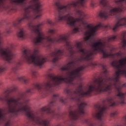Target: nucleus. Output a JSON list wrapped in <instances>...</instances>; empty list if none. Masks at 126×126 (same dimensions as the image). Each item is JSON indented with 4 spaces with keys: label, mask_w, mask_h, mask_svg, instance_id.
I'll return each instance as SVG.
<instances>
[{
    "label": "nucleus",
    "mask_w": 126,
    "mask_h": 126,
    "mask_svg": "<svg viewBox=\"0 0 126 126\" xmlns=\"http://www.w3.org/2000/svg\"><path fill=\"white\" fill-rule=\"evenodd\" d=\"M29 28L32 33H34L37 35L33 39V42L35 46L41 45L43 47H45L47 49L51 48V44H56V43H64L65 46L68 54L64 53V50L55 49L54 51L50 54V57L52 58V63H56L58 61L62 59V56L72 57L74 55L75 51L73 50L74 45L70 42L68 39V34H64L58 36L57 37L52 38L50 36H46L45 33L41 31V26L43 25V23L34 25L32 22L29 23Z\"/></svg>",
    "instance_id": "f257e3e1"
},
{
    "label": "nucleus",
    "mask_w": 126,
    "mask_h": 126,
    "mask_svg": "<svg viewBox=\"0 0 126 126\" xmlns=\"http://www.w3.org/2000/svg\"><path fill=\"white\" fill-rule=\"evenodd\" d=\"M6 0H0V11L6 10L8 7L5 4ZM12 3L15 5H18L24 8L26 12L23 17L18 19L13 23V25L16 29H19L18 33V37L21 39H26L28 36L27 32L24 29L19 28L20 25L27 20L28 21L34 20L35 19H41L42 17V9L41 8V3L39 0H32L31 5L26 7V0H12ZM0 41H2V33L0 32Z\"/></svg>",
    "instance_id": "f03ea898"
},
{
    "label": "nucleus",
    "mask_w": 126,
    "mask_h": 126,
    "mask_svg": "<svg viewBox=\"0 0 126 126\" xmlns=\"http://www.w3.org/2000/svg\"><path fill=\"white\" fill-rule=\"evenodd\" d=\"M117 7L113 8L108 0H100L99 4L103 9L99 12V16L103 19H108L110 16H116L118 13H122L126 10V0L115 1Z\"/></svg>",
    "instance_id": "7ed1b4c3"
},
{
    "label": "nucleus",
    "mask_w": 126,
    "mask_h": 126,
    "mask_svg": "<svg viewBox=\"0 0 126 126\" xmlns=\"http://www.w3.org/2000/svg\"><path fill=\"white\" fill-rule=\"evenodd\" d=\"M22 62H27L28 63H32L36 66L42 67L48 59L39 54V50L35 48L32 51L25 49L22 51Z\"/></svg>",
    "instance_id": "20e7f679"
},
{
    "label": "nucleus",
    "mask_w": 126,
    "mask_h": 126,
    "mask_svg": "<svg viewBox=\"0 0 126 126\" xmlns=\"http://www.w3.org/2000/svg\"><path fill=\"white\" fill-rule=\"evenodd\" d=\"M88 0H77L75 1L69 3V16H71L72 7L74 8L76 16H86L85 13L80 9V7H86V3Z\"/></svg>",
    "instance_id": "39448f33"
},
{
    "label": "nucleus",
    "mask_w": 126,
    "mask_h": 126,
    "mask_svg": "<svg viewBox=\"0 0 126 126\" xmlns=\"http://www.w3.org/2000/svg\"><path fill=\"white\" fill-rule=\"evenodd\" d=\"M18 80H19V81H22V82H24V83H25V84L29 82V79H28V78H26V77L24 76H22L21 77H19L18 78Z\"/></svg>",
    "instance_id": "423d86ee"
},
{
    "label": "nucleus",
    "mask_w": 126,
    "mask_h": 126,
    "mask_svg": "<svg viewBox=\"0 0 126 126\" xmlns=\"http://www.w3.org/2000/svg\"><path fill=\"white\" fill-rule=\"evenodd\" d=\"M31 74L32 77L35 78V77H37L38 75V72H37V71L35 70H32L31 72Z\"/></svg>",
    "instance_id": "0eeeda50"
},
{
    "label": "nucleus",
    "mask_w": 126,
    "mask_h": 126,
    "mask_svg": "<svg viewBox=\"0 0 126 126\" xmlns=\"http://www.w3.org/2000/svg\"><path fill=\"white\" fill-rule=\"evenodd\" d=\"M47 22L51 26H54V25H56V23L53 22V21H52V20L48 19V20H47Z\"/></svg>",
    "instance_id": "6e6552de"
},
{
    "label": "nucleus",
    "mask_w": 126,
    "mask_h": 126,
    "mask_svg": "<svg viewBox=\"0 0 126 126\" xmlns=\"http://www.w3.org/2000/svg\"><path fill=\"white\" fill-rule=\"evenodd\" d=\"M57 32V30L56 29H49L48 30V33L50 34H56Z\"/></svg>",
    "instance_id": "1a4fd4ad"
},
{
    "label": "nucleus",
    "mask_w": 126,
    "mask_h": 126,
    "mask_svg": "<svg viewBox=\"0 0 126 126\" xmlns=\"http://www.w3.org/2000/svg\"><path fill=\"white\" fill-rule=\"evenodd\" d=\"M118 114H119L118 111H115L114 112L111 113L110 114V117H111L112 118H114V117H116V116H117Z\"/></svg>",
    "instance_id": "9d476101"
},
{
    "label": "nucleus",
    "mask_w": 126,
    "mask_h": 126,
    "mask_svg": "<svg viewBox=\"0 0 126 126\" xmlns=\"http://www.w3.org/2000/svg\"><path fill=\"white\" fill-rule=\"evenodd\" d=\"M6 34H10L11 33V30L10 29L6 30Z\"/></svg>",
    "instance_id": "9b49d317"
},
{
    "label": "nucleus",
    "mask_w": 126,
    "mask_h": 126,
    "mask_svg": "<svg viewBox=\"0 0 126 126\" xmlns=\"http://www.w3.org/2000/svg\"><path fill=\"white\" fill-rule=\"evenodd\" d=\"M15 90H16V88L14 87L13 89L9 90V92H13V91Z\"/></svg>",
    "instance_id": "f8f14e48"
},
{
    "label": "nucleus",
    "mask_w": 126,
    "mask_h": 126,
    "mask_svg": "<svg viewBox=\"0 0 126 126\" xmlns=\"http://www.w3.org/2000/svg\"><path fill=\"white\" fill-rule=\"evenodd\" d=\"M89 65H90L91 66H95V65H96V64L92 62Z\"/></svg>",
    "instance_id": "ddd939ff"
},
{
    "label": "nucleus",
    "mask_w": 126,
    "mask_h": 126,
    "mask_svg": "<svg viewBox=\"0 0 126 126\" xmlns=\"http://www.w3.org/2000/svg\"><path fill=\"white\" fill-rule=\"evenodd\" d=\"M92 6H95V3L94 2V1H92L91 3Z\"/></svg>",
    "instance_id": "4468645a"
},
{
    "label": "nucleus",
    "mask_w": 126,
    "mask_h": 126,
    "mask_svg": "<svg viewBox=\"0 0 126 126\" xmlns=\"http://www.w3.org/2000/svg\"><path fill=\"white\" fill-rule=\"evenodd\" d=\"M85 123H86V124H89V120H85Z\"/></svg>",
    "instance_id": "2eb2a0df"
}]
</instances>
